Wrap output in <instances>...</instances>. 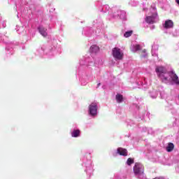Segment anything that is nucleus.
<instances>
[{
	"label": "nucleus",
	"instance_id": "nucleus-1",
	"mask_svg": "<svg viewBox=\"0 0 179 179\" xmlns=\"http://www.w3.org/2000/svg\"><path fill=\"white\" fill-rule=\"evenodd\" d=\"M155 72L163 83H175L179 85L178 76L173 71H169L164 66H157Z\"/></svg>",
	"mask_w": 179,
	"mask_h": 179
},
{
	"label": "nucleus",
	"instance_id": "nucleus-2",
	"mask_svg": "<svg viewBox=\"0 0 179 179\" xmlns=\"http://www.w3.org/2000/svg\"><path fill=\"white\" fill-rule=\"evenodd\" d=\"M37 55H57V54H61V45L58 43H55L52 46H43L37 50Z\"/></svg>",
	"mask_w": 179,
	"mask_h": 179
},
{
	"label": "nucleus",
	"instance_id": "nucleus-3",
	"mask_svg": "<svg viewBox=\"0 0 179 179\" xmlns=\"http://www.w3.org/2000/svg\"><path fill=\"white\" fill-rule=\"evenodd\" d=\"M82 166L83 167H85L86 173L87 174H90V176H91V174H93V162H92L90 157H87V156L85 155L82 158Z\"/></svg>",
	"mask_w": 179,
	"mask_h": 179
},
{
	"label": "nucleus",
	"instance_id": "nucleus-4",
	"mask_svg": "<svg viewBox=\"0 0 179 179\" xmlns=\"http://www.w3.org/2000/svg\"><path fill=\"white\" fill-rule=\"evenodd\" d=\"M159 20V16H157V11L156 10V5L152 4L150 8V13L149 16L145 18L147 23H156Z\"/></svg>",
	"mask_w": 179,
	"mask_h": 179
},
{
	"label": "nucleus",
	"instance_id": "nucleus-5",
	"mask_svg": "<svg viewBox=\"0 0 179 179\" xmlns=\"http://www.w3.org/2000/svg\"><path fill=\"white\" fill-rule=\"evenodd\" d=\"M99 111V102L94 101L88 106V115L92 118H96Z\"/></svg>",
	"mask_w": 179,
	"mask_h": 179
},
{
	"label": "nucleus",
	"instance_id": "nucleus-6",
	"mask_svg": "<svg viewBox=\"0 0 179 179\" xmlns=\"http://www.w3.org/2000/svg\"><path fill=\"white\" fill-rule=\"evenodd\" d=\"M112 55L115 61H121L124 58V52L119 48H114L112 50Z\"/></svg>",
	"mask_w": 179,
	"mask_h": 179
},
{
	"label": "nucleus",
	"instance_id": "nucleus-7",
	"mask_svg": "<svg viewBox=\"0 0 179 179\" xmlns=\"http://www.w3.org/2000/svg\"><path fill=\"white\" fill-rule=\"evenodd\" d=\"M134 171L136 176H142L144 171L143 165L141 163H136L134 166Z\"/></svg>",
	"mask_w": 179,
	"mask_h": 179
},
{
	"label": "nucleus",
	"instance_id": "nucleus-8",
	"mask_svg": "<svg viewBox=\"0 0 179 179\" xmlns=\"http://www.w3.org/2000/svg\"><path fill=\"white\" fill-rule=\"evenodd\" d=\"M112 17H113V19H117V17H120V19L125 20L127 17V13H125V11L118 10L112 15Z\"/></svg>",
	"mask_w": 179,
	"mask_h": 179
},
{
	"label": "nucleus",
	"instance_id": "nucleus-9",
	"mask_svg": "<svg viewBox=\"0 0 179 179\" xmlns=\"http://www.w3.org/2000/svg\"><path fill=\"white\" fill-rule=\"evenodd\" d=\"M79 64L81 66L87 65V66H93L94 62L90 61V58L82 57L79 61Z\"/></svg>",
	"mask_w": 179,
	"mask_h": 179
},
{
	"label": "nucleus",
	"instance_id": "nucleus-10",
	"mask_svg": "<svg viewBox=\"0 0 179 179\" xmlns=\"http://www.w3.org/2000/svg\"><path fill=\"white\" fill-rule=\"evenodd\" d=\"M120 155V156H128V151L125 148H118L116 152H113V156H117Z\"/></svg>",
	"mask_w": 179,
	"mask_h": 179
},
{
	"label": "nucleus",
	"instance_id": "nucleus-11",
	"mask_svg": "<svg viewBox=\"0 0 179 179\" xmlns=\"http://www.w3.org/2000/svg\"><path fill=\"white\" fill-rule=\"evenodd\" d=\"M164 29L169 30L174 27V22L171 20H166L164 23L162 24Z\"/></svg>",
	"mask_w": 179,
	"mask_h": 179
},
{
	"label": "nucleus",
	"instance_id": "nucleus-12",
	"mask_svg": "<svg viewBox=\"0 0 179 179\" xmlns=\"http://www.w3.org/2000/svg\"><path fill=\"white\" fill-rule=\"evenodd\" d=\"M38 30L40 34L43 36V37H47V36H48V33L47 32V29L43 26H39V27L38 28Z\"/></svg>",
	"mask_w": 179,
	"mask_h": 179
},
{
	"label": "nucleus",
	"instance_id": "nucleus-13",
	"mask_svg": "<svg viewBox=\"0 0 179 179\" xmlns=\"http://www.w3.org/2000/svg\"><path fill=\"white\" fill-rule=\"evenodd\" d=\"M71 138H79L80 136V129H74L71 131Z\"/></svg>",
	"mask_w": 179,
	"mask_h": 179
},
{
	"label": "nucleus",
	"instance_id": "nucleus-14",
	"mask_svg": "<svg viewBox=\"0 0 179 179\" xmlns=\"http://www.w3.org/2000/svg\"><path fill=\"white\" fill-rule=\"evenodd\" d=\"M99 51H100V48H99L97 45H92L90 48V52H91V54H97Z\"/></svg>",
	"mask_w": 179,
	"mask_h": 179
},
{
	"label": "nucleus",
	"instance_id": "nucleus-15",
	"mask_svg": "<svg viewBox=\"0 0 179 179\" xmlns=\"http://www.w3.org/2000/svg\"><path fill=\"white\" fill-rule=\"evenodd\" d=\"M130 49L132 52H136V51L141 50V45L138 44L131 45Z\"/></svg>",
	"mask_w": 179,
	"mask_h": 179
},
{
	"label": "nucleus",
	"instance_id": "nucleus-16",
	"mask_svg": "<svg viewBox=\"0 0 179 179\" xmlns=\"http://www.w3.org/2000/svg\"><path fill=\"white\" fill-rule=\"evenodd\" d=\"M158 47L157 45H154L152 47V57H157V50H158Z\"/></svg>",
	"mask_w": 179,
	"mask_h": 179
},
{
	"label": "nucleus",
	"instance_id": "nucleus-17",
	"mask_svg": "<svg viewBox=\"0 0 179 179\" xmlns=\"http://www.w3.org/2000/svg\"><path fill=\"white\" fill-rule=\"evenodd\" d=\"M159 95V92L156 91L155 90H152L150 92V96L151 99H156L157 96Z\"/></svg>",
	"mask_w": 179,
	"mask_h": 179
},
{
	"label": "nucleus",
	"instance_id": "nucleus-18",
	"mask_svg": "<svg viewBox=\"0 0 179 179\" xmlns=\"http://www.w3.org/2000/svg\"><path fill=\"white\" fill-rule=\"evenodd\" d=\"M115 99L117 103H122V101H124V96L120 94H116Z\"/></svg>",
	"mask_w": 179,
	"mask_h": 179
},
{
	"label": "nucleus",
	"instance_id": "nucleus-19",
	"mask_svg": "<svg viewBox=\"0 0 179 179\" xmlns=\"http://www.w3.org/2000/svg\"><path fill=\"white\" fill-rule=\"evenodd\" d=\"M133 33H134V31L132 30L127 31L124 34V37H125V38H128V37H131L132 36Z\"/></svg>",
	"mask_w": 179,
	"mask_h": 179
},
{
	"label": "nucleus",
	"instance_id": "nucleus-20",
	"mask_svg": "<svg viewBox=\"0 0 179 179\" xmlns=\"http://www.w3.org/2000/svg\"><path fill=\"white\" fill-rule=\"evenodd\" d=\"M173 149H174V144L173 143H169L166 147V150L168 152H172Z\"/></svg>",
	"mask_w": 179,
	"mask_h": 179
},
{
	"label": "nucleus",
	"instance_id": "nucleus-21",
	"mask_svg": "<svg viewBox=\"0 0 179 179\" xmlns=\"http://www.w3.org/2000/svg\"><path fill=\"white\" fill-rule=\"evenodd\" d=\"M15 30L17 31L19 34H20L23 33V30H24V28H23V27L16 26Z\"/></svg>",
	"mask_w": 179,
	"mask_h": 179
},
{
	"label": "nucleus",
	"instance_id": "nucleus-22",
	"mask_svg": "<svg viewBox=\"0 0 179 179\" xmlns=\"http://www.w3.org/2000/svg\"><path fill=\"white\" fill-rule=\"evenodd\" d=\"M126 164H127V166H131V164H134V159L129 158L126 162Z\"/></svg>",
	"mask_w": 179,
	"mask_h": 179
},
{
	"label": "nucleus",
	"instance_id": "nucleus-23",
	"mask_svg": "<svg viewBox=\"0 0 179 179\" xmlns=\"http://www.w3.org/2000/svg\"><path fill=\"white\" fill-rule=\"evenodd\" d=\"M144 131L148 132V134H153V131H152V129H148V128H144Z\"/></svg>",
	"mask_w": 179,
	"mask_h": 179
},
{
	"label": "nucleus",
	"instance_id": "nucleus-24",
	"mask_svg": "<svg viewBox=\"0 0 179 179\" xmlns=\"http://www.w3.org/2000/svg\"><path fill=\"white\" fill-rule=\"evenodd\" d=\"M143 55H142V57L143 58H146V57H148V53H146V50H143Z\"/></svg>",
	"mask_w": 179,
	"mask_h": 179
},
{
	"label": "nucleus",
	"instance_id": "nucleus-25",
	"mask_svg": "<svg viewBox=\"0 0 179 179\" xmlns=\"http://www.w3.org/2000/svg\"><path fill=\"white\" fill-rule=\"evenodd\" d=\"M160 96L162 99H164V97H166V94L164 92H160Z\"/></svg>",
	"mask_w": 179,
	"mask_h": 179
},
{
	"label": "nucleus",
	"instance_id": "nucleus-26",
	"mask_svg": "<svg viewBox=\"0 0 179 179\" xmlns=\"http://www.w3.org/2000/svg\"><path fill=\"white\" fill-rule=\"evenodd\" d=\"M113 179H121V176L120 175H115Z\"/></svg>",
	"mask_w": 179,
	"mask_h": 179
},
{
	"label": "nucleus",
	"instance_id": "nucleus-27",
	"mask_svg": "<svg viewBox=\"0 0 179 179\" xmlns=\"http://www.w3.org/2000/svg\"><path fill=\"white\" fill-rule=\"evenodd\" d=\"M144 83H145V85H150V83H148L146 78L144 79Z\"/></svg>",
	"mask_w": 179,
	"mask_h": 179
},
{
	"label": "nucleus",
	"instance_id": "nucleus-28",
	"mask_svg": "<svg viewBox=\"0 0 179 179\" xmlns=\"http://www.w3.org/2000/svg\"><path fill=\"white\" fill-rule=\"evenodd\" d=\"M81 85L83 86H86V85H87V83H83V81L81 82Z\"/></svg>",
	"mask_w": 179,
	"mask_h": 179
},
{
	"label": "nucleus",
	"instance_id": "nucleus-29",
	"mask_svg": "<svg viewBox=\"0 0 179 179\" xmlns=\"http://www.w3.org/2000/svg\"><path fill=\"white\" fill-rule=\"evenodd\" d=\"M152 29H155V27H154V25H152Z\"/></svg>",
	"mask_w": 179,
	"mask_h": 179
},
{
	"label": "nucleus",
	"instance_id": "nucleus-30",
	"mask_svg": "<svg viewBox=\"0 0 179 179\" xmlns=\"http://www.w3.org/2000/svg\"><path fill=\"white\" fill-rule=\"evenodd\" d=\"M100 85H101L100 83H98V87L100 86Z\"/></svg>",
	"mask_w": 179,
	"mask_h": 179
},
{
	"label": "nucleus",
	"instance_id": "nucleus-31",
	"mask_svg": "<svg viewBox=\"0 0 179 179\" xmlns=\"http://www.w3.org/2000/svg\"><path fill=\"white\" fill-rule=\"evenodd\" d=\"M176 171H178V168L176 169Z\"/></svg>",
	"mask_w": 179,
	"mask_h": 179
},
{
	"label": "nucleus",
	"instance_id": "nucleus-32",
	"mask_svg": "<svg viewBox=\"0 0 179 179\" xmlns=\"http://www.w3.org/2000/svg\"><path fill=\"white\" fill-rule=\"evenodd\" d=\"M11 1H15V0H11Z\"/></svg>",
	"mask_w": 179,
	"mask_h": 179
}]
</instances>
